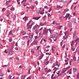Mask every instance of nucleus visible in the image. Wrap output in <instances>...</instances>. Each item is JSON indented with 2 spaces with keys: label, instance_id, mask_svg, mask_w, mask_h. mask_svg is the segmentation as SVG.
Masks as SVG:
<instances>
[{
  "label": "nucleus",
  "instance_id": "nucleus-52",
  "mask_svg": "<svg viewBox=\"0 0 79 79\" xmlns=\"http://www.w3.org/2000/svg\"><path fill=\"white\" fill-rule=\"evenodd\" d=\"M52 8H51L48 10V12H50V11H52Z\"/></svg>",
  "mask_w": 79,
  "mask_h": 79
},
{
  "label": "nucleus",
  "instance_id": "nucleus-12",
  "mask_svg": "<svg viewBox=\"0 0 79 79\" xmlns=\"http://www.w3.org/2000/svg\"><path fill=\"white\" fill-rule=\"evenodd\" d=\"M68 27H69V28H71L72 27L71 23H69L68 24Z\"/></svg>",
  "mask_w": 79,
  "mask_h": 79
},
{
  "label": "nucleus",
  "instance_id": "nucleus-27",
  "mask_svg": "<svg viewBox=\"0 0 79 79\" xmlns=\"http://www.w3.org/2000/svg\"><path fill=\"white\" fill-rule=\"evenodd\" d=\"M50 63V61H47L45 63V65H47V64H48V63Z\"/></svg>",
  "mask_w": 79,
  "mask_h": 79
},
{
  "label": "nucleus",
  "instance_id": "nucleus-10",
  "mask_svg": "<svg viewBox=\"0 0 79 79\" xmlns=\"http://www.w3.org/2000/svg\"><path fill=\"white\" fill-rule=\"evenodd\" d=\"M9 78L10 79H14L15 78V77H12V76L9 75Z\"/></svg>",
  "mask_w": 79,
  "mask_h": 79
},
{
  "label": "nucleus",
  "instance_id": "nucleus-44",
  "mask_svg": "<svg viewBox=\"0 0 79 79\" xmlns=\"http://www.w3.org/2000/svg\"><path fill=\"white\" fill-rule=\"evenodd\" d=\"M60 73V71H58L56 72V73L57 74H59Z\"/></svg>",
  "mask_w": 79,
  "mask_h": 79
},
{
  "label": "nucleus",
  "instance_id": "nucleus-36",
  "mask_svg": "<svg viewBox=\"0 0 79 79\" xmlns=\"http://www.w3.org/2000/svg\"><path fill=\"white\" fill-rule=\"evenodd\" d=\"M71 61H73V59H71L69 62L70 65H71Z\"/></svg>",
  "mask_w": 79,
  "mask_h": 79
},
{
  "label": "nucleus",
  "instance_id": "nucleus-11",
  "mask_svg": "<svg viewBox=\"0 0 79 79\" xmlns=\"http://www.w3.org/2000/svg\"><path fill=\"white\" fill-rule=\"evenodd\" d=\"M37 27H36V26H35L33 27V32H34L35 31L37 30Z\"/></svg>",
  "mask_w": 79,
  "mask_h": 79
},
{
  "label": "nucleus",
  "instance_id": "nucleus-2",
  "mask_svg": "<svg viewBox=\"0 0 79 79\" xmlns=\"http://www.w3.org/2000/svg\"><path fill=\"white\" fill-rule=\"evenodd\" d=\"M68 58H66V59H65V61L66 63L65 64V66H66V69L63 70V73H64V72H66V71H67V69H69V68H70V66L68 65Z\"/></svg>",
  "mask_w": 79,
  "mask_h": 79
},
{
  "label": "nucleus",
  "instance_id": "nucleus-54",
  "mask_svg": "<svg viewBox=\"0 0 79 79\" xmlns=\"http://www.w3.org/2000/svg\"><path fill=\"white\" fill-rule=\"evenodd\" d=\"M15 58H16V60H17L19 61V58H18V57H16Z\"/></svg>",
  "mask_w": 79,
  "mask_h": 79
},
{
  "label": "nucleus",
  "instance_id": "nucleus-33",
  "mask_svg": "<svg viewBox=\"0 0 79 79\" xmlns=\"http://www.w3.org/2000/svg\"><path fill=\"white\" fill-rule=\"evenodd\" d=\"M57 8L60 9L61 8H62V7L60 6H57Z\"/></svg>",
  "mask_w": 79,
  "mask_h": 79
},
{
  "label": "nucleus",
  "instance_id": "nucleus-30",
  "mask_svg": "<svg viewBox=\"0 0 79 79\" xmlns=\"http://www.w3.org/2000/svg\"><path fill=\"white\" fill-rule=\"evenodd\" d=\"M31 53H32V54H34V53L35 51H34V50H31Z\"/></svg>",
  "mask_w": 79,
  "mask_h": 79
},
{
  "label": "nucleus",
  "instance_id": "nucleus-31",
  "mask_svg": "<svg viewBox=\"0 0 79 79\" xmlns=\"http://www.w3.org/2000/svg\"><path fill=\"white\" fill-rule=\"evenodd\" d=\"M40 26H44L45 25V23H40Z\"/></svg>",
  "mask_w": 79,
  "mask_h": 79
},
{
  "label": "nucleus",
  "instance_id": "nucleus-39",
  "mask_svg": "<svg viewBox=\"0 0 79 79\" xmlns=\"http://www.w3.org/2000/svg\"><path fill=\"white\" fill-rule=\"evenodd\" d=\"M33 65H34L35 68H36V66H37L36 64H35V63H33Z\"/></svg>",
  "mask_w": 79,
  "mask_h": 79
},
{
  "label": "nucleus",
  "instance_id": "nucleus-26",
  "mask_svg": "<svg viewBox=\"0 0 79 79\" xmlns=\"http://www.w3.org/2000/svg\"><path fill=\"white\" fill-rule=\"evenodd\" d=\"M33 35H34V34H32L31 35H30L29 36V37H30V39H32V38H33Z\"/></svg>",
  "mask_w": 79,
  "mask_h": 79
},
{
  "label": "nucleus",
  "instance_id": "nucleus-49",
  "mask_svg": "<svg viewBox=\"0 0 79 79\" xmlns=\"http://www.w3.org/2000/svg\"><path fill=\"white\" fill-rule=\"evenodd\" d=\"M48 60V58L47 57L46 59L44 60V61H45L46 62V61H47Z\"/></svg>",
  "mask_w": 79,
  "mask_h": 79
},
{
  "label": "nucleus",
  "instance_id": "nucleus-45",
  "mask_svg": "<svg viewBox=\"0 0 79 79\" xmlns=\"http://www.w3.org/2000/svg\"><path fill=\"white\" fill-rule=\"evenodd\" d=\"M57 2H62L63 0H56Z\"/></svg>",
  "mask_w": 79,
  "mask_h": 79
},
{
  "label": "nucleus",
  "instance_id": "nucleus-18",
  "mask_svg": "<svg viewBox=\"0 0 79 79\" xmlns=\"http://www.w3.org/2000/svg\"><path fill=\"white\" fill-rule=\"evenodd\" d=\"M64 43V41L63 40H62L61 42L60 43V46H62L63 44Z\"/></svg>",
  "mask_w": 79,
  "mask_h": 79
},
{
  "label": "nucleus",
  "instance_id": "nucleus-40",
  "mask_svg": "<svg viewBox=\"0 0 79 79\" xmlns=\"http://www.w3.org/2000/svg\"><path fill=\"white\" fill-rule=\"evenodd\" d=\"M4 52L6 54L7 53H8V50L6 49H5L4 51Z\"/></svg>",
  "mask_w": 79,
  "mask_h": 79
},
{
  "label": "nucleus",
  "instance_id": "nucleus-7",
  "mask_svg": "<svg viewBox=\"0 0 79 79\" xmlns=\"http://www.w3.org/2000/svg\"><path fill=\"white\" fill-rule=\"evenodd\" d=\"M69 11V10L68 9H66L64 10V11L63 13V15H65V13L67 12V11Z\"/></svg>",
  "mask_w": 79,
  "mask_h": 79
},
{
  "label": "nucleus",
  "instance_id": "nucleus-14",
  "mask_svg": "<svg viewBox=\"0 0 79 79\" xmlns=\"http://www.w3.org/2000/svg\"><path fill=\"white\" fill-rule=\"evenodd\" d=\"M73 71L75 73V72L78 71V69L77 68H74L73 69Z\"/></svg>",
  "mask_w": 79,
  "mask_h": 79
},
{
  "label": "nucleus",
  "instance_id": "nucleus-15",
  "mask_svg": "<svg viewBox=\"0 0 79 79\" xmlns=\"http://www.w3.org/2000/svg\"><path fill=\"white\" fill-rule=\"evenodd\" d=\"M58 69V68H57L56 67H54V68L53 69V70L54 71H57Z\"/></svg>",
  "mask_w": 79,
  "mask_h": 79
},
{
  "label": "nucleus",
  "instance_id": "nucleus-34",
  "mask_svg": "<svg viewBox=\"0 0 79 79\" xmlns=\"http://www.w3.org/2000/svg\"><path fill=\"white\" fill-rule=\"evenodd\" d=\"M76 21L75 19H72V22H74V21Z\"/></svg>",
  "mask_w": 79,
  "mask_h": 79
},
{
  "label": "nucleus",
  "instance_id": "nucleus-28",
  "mask_svg": "<svg viewBox=\"0 0 79 79\" xmlns=\"http://www.w3.org/2000/svg\"><path fill=\"white\" fill-rule=\"evenodd\" d=\"M38 43V42H37V41L34 42V45H37Z\"/></svg>",
  "mask_w": 79,
  "mask_h": 79
},
{
  "label": "nucleus",
  "instance_id": "nucleus-57",
  "mask_svg": "<svg viewBox=\"0 0 79 79\" xmlns=\"http://www.w3.org/2000/svg\"><path fill=\"white\" fill-rule=\"evenodd\" d=\"M73 16H75L76 15V12H75L73 13Z\"/></svg>",
  "mask_w": 79,
  "mask_h": 79
},
{
  "label": "nucleus",
  "instance_id": "nucleus-4",
  "mask_svg": "<svg viewBox=\"0 0 79 79\" xmlns=\"http://www.w3.org/2000/svg\"><path fill=\"white\" fill-rule=\"evenodd\" d=\"M65 36H63L64 40H66L68 36L69 35V32L66 31L64 33Z\"/></svg>",
  "mask_w": 79,
  "mask_h": 79
},
{
  "label": "nucleus",
  "instance_id": "nucleus-37",
  "mask_svg": "<svg viewBox=\"0 0 79 79\" xmlns=\"http://www.w3.org/2000/svg\"><path fill=\"white\" fill-rule=\"evenodd\" d=\"M12 38H10V39H9V42H11V41H12Z\"/></svg>",
  "mask_w": 79,
  "mask_h": 79
},
{
  "label": "nucleus",
  "instance_id": "nucleus-25",
  "mask_svg": "<svg viewBox=\"0 0 79 79\" xmlns=\"http://www.w3.org/2000/svg\"><path fill=\"white\" fill-rule=\"evenodd\" d=\"M63 31H60V34H59V35H63Z\"/></svg>",
  "mask_w": 79,
  "mask_h": 79
},
{
  "label": "nucleus",
  "instance_id": "nucleus-38",
  "mask_svg": "<svg viewBox=\"0 0 79 79\" xmlns=\"http://www.w3.org/2000/svg\"><path fill=\"white\" fill-rule=\"evenodd\" d=\"M76 31H74L73 32V35H76Z\"/></svg>",
  "mask_w": 79,
  "mask_h": 79
},
{
  "label": "nucleus",
  "instance_id": "nucleus-53",
  "mask_svg": "<svg viewBox=\"0 0 79 79\" xmlns=\"http://www.w3.org/2000/svg\"><path fill=\"white\" fill-rule=\"evenodd\" d=\"M52 52H53V53H54V52H55V50L53 49V48H52Z\"/></svg>",
  "mask_w": 79,
  "mask_h": 79
},
{
  "label": "nucleus",
  "instance_id": "nucleus-9",
  "mask_svg": "<svg viewBox=\"0 0 79 79\" xmlns=\"http://www.w3.org/2000/svg\"><path fill=\"white\" fill-rule=\"evenodd\" d=\"M10 35H11V36H12L13 35V33L11 31H10L9 32L8 35L9 37H10Z\"/></svg>",
  "mask_w": 79,
  "mask_h": 79
},
{
  "label": "nucleus",
  "instance_id": "nucleus-29",
  "mask_svg": "<svg viewBox=\"0 0 79 79\" xmlns=\"http://www.w3.org/2000/svg\"><path fill=\"white\" fill-rule=\"evenodd\" d=\"M0 76L1 77H2V76H3V74L2 73V72L0 73Z\"/></svg>",
  "mask_w": 79,
  "mask_h": 79
},
{
  "label": "nucleus",
  "instance_id": "nucleus-42",
  "mask_svg": "<svg viewBox=\"0 0 79 79\" xmlns=\"http://www.w3.org/2000/svg\"><path fill=\"white\" fill-rule=\"evenodd\" d=\"M27 38H28L27 36H24L23 37V39H28Z\"/></svg>",
  "mask_w": 79,
  "mask_h": 79
},
{
  "label": "nucleus",
  "instance_id": "nucleus-23",
  "mask_svg": "<svg viewBox=\"0 0 79 79\" xmlns=\"http://www.w3.org/2000/svg\"><path fill=\"white\" fill-rule=\"evenodd\" d=\"M21 34H22L23 35H25L26 33H25V32H24V31H21Z\"/></svg>",
  "mask_w": 79,
  "mask_h": 79
},
{
  "label": "nucleus",
  "instance_id": "nucleus-22",
  "mask_svg": "<svg viewBox=\"0 0 79 79\" xmlns=\"http://www.w3.org/2000/svg\"><path fill=\"white\" fill-rule=\"evenodd\" d=\"M71 49L72 51H74V50H75V48H74V46H72Z\"/></svg>",
  "mask_w": 79,
  "mask_h": 79
},
{
  "label": "nucleus",
  "instance_id": "nucleus-24",
  "mask_svg": "<svg viewBox=\"0 0 79 79\" xmlns=\"http://www.w3.org/2000/svg\"><path fill=\"white\" fill-rule=\"evenodd\" d=\"M69 72V74H72V69H71Z\"/></svg>",
  "mask_w": 79,
  "mask_h": 79
},
{
  "label": "nucleus",
  "instance_id": "nucleus-20",
  "mask_svg": "<svg viewBox=\"0 0 79 79\" xmlns=\"http://www.w3.org/2000/svg\"><path fill=\"white\" fill-rule=\"evenodd\" d=\"M70 15V14H66V18H68L69 16V15Z\"/></svg>",
  "mask_w": 79,
  "mask_h": 79
},
{
  "label": "nucleus",
  "instance_id": "nucleus-32",
  "mask_svg": "<svg viewBox=\"0 0 79 79\" xmlns=\"http://www.w3.org/2000/svg\"><path fill=\"white\" fill-rule=\"evenodd\" d=\"M38 30L37 29L36 30L34 31V32H35V34H37V33H38Z\"/></svg>",
  "mask_w": 79,
  "mask_h": 79
},
{
  "label": "nucleus",
  "instance_id": "nucleus-41",
  "mask_svg": "<svg viewBox=\"0 0 79 79\" xmlns=\"http://www.w3.org/2000/svg\"><path fill=\"white\" fill-rule=\"evenodd\" d=\"M7 22L9 24H10V23H11V21H10L9 20H8Z\"/></svg>",
  "mask_w": 79,
  "mask_h": 79
},
{
  "label": "nucleus",
  "instance_id": "nucleus-59",
  "mask_svg": "<svg viewBox=\"0 0 79 79\" xmlns=\"http://www.w3.org/2000/svg\"><path fill=\"white\" fill-rule=\"evenodd\" d=\"M48 17H50L51 16L50 14L49 13L48 14Z\"/></svg>",
  "mask_w": 79,
  "mask_h": 79
},
{
  "label": "nucleus",
  "instance_id": "nucleus-64",
  "mask_svg": "<svg viewBox=\"0 0 79 79\" xmlns=\"http://www.w3.org/2000/svg\"><path fill=\"white\" fill-rule=\"evenodd\" d=\"M56 78V77H54L52 78V79H55Z\"/></svg>",
  "mask_w": 79,
  "mask_h": 79
},
{
  "label": "nucleus",
  "instance_id": "nucleus-43",
  "mask_svg": "<svg viewBox=\"0 0 79 79\" xmlns=\"http://www.w3.org/2000/svg\"><path fill=\"white\" fill-rule=\"evenodd\" d=\"M42 56H39V60H41V59H42Z\"/></svg>",
  "mask_w": 79,
  "mask_h": 79
},
{
  "label": "nucleus",
  "instance_id": "nucleus-58",
  "mask_svg": "<svg viewBox=\"0 0 79 79\" xmlns=\"http://www.w3.org/2000/svg\"><path fill=\"white\" fill-rule=\"evenodd\" d=\"M2 11H3V12H4L5 11V8H3L2 9Z\"/></svg>",
  "mask_w": 79,
  "mask_h": 79
},
{
  "label": "nucleus",
  "instance_id": "nucleus-60",
  "mask_svg": "<svg viewBox=\"0 0 79 79\" xmlns=\"http://www.w3.org/2000/svg\"><path fill=\"white\" fill-rule=\"evenodd\" d=\"M44 8L46 9H48V7L47 6H45L44 7Z\"/></svg>",
  "mask_w": 79,
  "mask_h": 79
},
{
  "label": "nucleus",
  "instance_id": "nucleus-35",
  "mask_svg": "<svg viewBox=\"0 0 79 79\" xmlns=\"http://www.w3.org/2000/svg\"><path fill=\"white\" fill-rule=\"evenodd\" d=\"M77 45H78V41H77L76 42V45H75V47H77Z\"/></svg>",
  "mask_w": 79,
  "mask_h": 79
},
{
  "label": "nucleus",
  "instance_id": "nucleus-51",
  "mask_svg": "<svg viewBox=\"0 0 79 79\" xmlns=\"http://www.w3.org/2000/svg\"><path fill=\"white\" fill-rule=\"evenodd\" d=\"M10 10H12V11H14L15 10V8L14 7H12V9H10Z\"/></svg>",
  "mask_w": 79,
  "mask_h": 79
},
{
  "label": "nucleus",
  "instance_id": "nucleus-48",
  "mask_svg": "<svg viewBox=\"0 0 79 79\" xmlns=\"http://www.w3.org/2000/svg\"><path fill=\"white\" fill-rule=\"evenodd\" d=\"M71 47H73V45H74V44L72 42V43H71Z\"/></svg>",
  "mask_w": 79,
  "mask_h": 79
},
{
  "label": "nucleus",
  "instance_id": "nucleus-1",
  "mask_svg": "<svg viewBox=\"0 0 79 79\" xmlns=\"http://www.w3.org/2000/svg\"><path fill=\"white\" fill-rule=\"evenodd\" d=\"M34 22L32 20H30L29 22L27 24V29H30L28 30L29 32H31V29L32 28V26L34 24Z\"/></svg>",
  "mask_w": 79,
  "mask_h": 79
},
{
  "label": "nucleus",
  "instance_id": "nucleus-5",
  "mask_svg": "<svg viewBox=\"0 0 79 79\" xmlns=\"http://www.w3.org/2000/svg\"><path fill=\"white\" fill-rule=\"evenodd\" d=\"M48 29L47 30V28H45L43 31V34H47L48 33Z\"/></svg>",
  "mask_w": 79,
  "mask_h": 79
},
{
  "label": "nucleus",
  "instance_id": "nucleus-50",
  "mask_svg": "<svg viewBox=\"0 0 79 79\" xmlns=\"http://www.w3.org/2000/svg\"><path fill=\"white\" fill-rule=\"evenodd\" d=\"M26 0H23V1H22L21 3H23V2H26Z\"/></svg>",
  "mask_w": 79,
  "mask_h": 79
},
{
  "label": "nucleus",
  "instance_id": "nucleus-6",
  "mask_svg": "<svg viewBox=\"0 0 79 79\" xmlns=\"http://www.w3.org/2000/svg\"><path fill=\"white\" fill-rule=\"evenodd\" d=\"M41 38H42V34H41V33H40L39 34V36H38V39H39V40H40Z\"/></svg>",
  "mask_w": 79,
  "mask_h": 79
},
{
  "label": "nucleus",
  "instance_id": "nucleus-3",
  "mask_svg": "<svg viewBox=\"0 0 79 79\" xmlns=\"http://www.w3.org/2000/svg\"><path fill=\"white\" fill-rule=\"evenodd\" d=\"M49 31L50 32L51 35L50 37L51 38H53V39L54 41H55L57 40L58 38V37L56 36V35H52V32L53 31L52 30H51V29L49 28Z\"/></svg>",
  "mask_w": 79,
  "mask_h": 79
},
{
  "label": "nucleus",
  "instance_id": "nucleus-19",
  "mask_svg": "<svg viewBox=\"0 0 79 79\" xmlns=\"http://www.w3.org/2000/svg\"><path fill=\"white\" fill-rule=\"evenodd\" d=\"M27 76L25 75V76H22L21 77V79H24L25 77H26Z\"/></svg>",
  "mask_w": 79,
  "mask_h": 79
},
{
  "label": "nucleus",
  "instance_id": "nucleus-16",
  "mask_svg": "<svg viewBox=\"0 0 79 79\" xmlns=\"http://www.w3.org/2000/svg\"><path fill=\"white\" fill-rule=\"evenodd\" d=\"M27 17H25L24 18H23V20H24V21H26L27 20Z\"/></svg>",
  "mask_w": 79,
  "mask_h": 79
},
{
  "label": "nucleus",
  "instance_id": "nucleus-55",
  "mask_svg": "<svg viewBox=\"0 0 79 79\" xmlns=\"http://www.w3.org/2000/svg\"><path fill=\"white\" fill-rule=\"evenodd\" d=\"M7 65H2V67H6L7 66Z\"/></svg>",
  "mask_w": 79,
  "mask_h": 79
},
{
  "label": "nucleus",
  "instance_id": "nucleus-17",
  "mask_svg": "<svg viewBox=\"0 0 79 79\" xmlns=\"http://www.w3.org/2000/svg\"><path fill=\"white\" fill-rule=\"evenodd\" d=\"M44 71L45 72H46V73H48V68H44Z\"/></svg>",
  "mask_w": 79,
  "mask_h": 79
},
{
  "label": "nucleus",
  "instance_id": "nucleus-8",
  "mask_svg": "<svg viewBox=\"0 0 79 79\" xmlns=\"http://www.w3.org/2000/svg\"><path fill=\"white\" fill-rule=\"evenodd\" d=\"M14 53V52L12 50L9 52L8 55H13V54Z\"/></svg>",
  "mask_w": 79,
  "mask_h": 79
},
{
  "label": "nucleus",
  "instance_id": "nucleus-21",
  "mask_svg": "<svg viewBox=\"0 0 79 79\" xmlns=\"http://www.w3.org/2000/svg\"><path fill=\"white\" fill-rule=\"evenodd\" d=\"M73 61H76V57H75V56H73Z\"/></svg>",
  "mask_w": 79,
  "mask_h": 79
},
{
  "label": "nucleus",
  "instance_id": "nucleus-63",
  "mask_svg": "<svg viewBox=\"0 0 79 79\" xmlns=\"http://www.w3.org/2000/svg\"><path fill=\"white\" fill-rule=\"evenodd\" d=\"M34 3H35V4H36V5H37V1H35L34 2Z\"/></svg>",
  "mask_w": 79,
  "mask_h": 79
},
{
  "label": "nucleus",
  "instance_id": "nucleus-61",
  "mask_svg": "<svg viewBox=\"0 0 79 79\" xmlns=\"http://www.w3.org/2000/svg\"><path fill=\"white\" fill-rule=\"evenodd\" d=\"M46 48H50V46H47L46 47Z\"/></svg>",
  "mask_w": 79,
  "mask_h": 79
},
{
  "label": "nucleus",
  "instance_id": "nucleus-13",
  "mask_svg": "<svg viewBox=\"0 0 79 79\" xmlns=\"http://www.w3.org/2000/svg\"><path fill=\"white\" fill-rule=\"evenodd\" d=\"M11 16L12 18H13L14 19H16V15H11Z\"/></svg>",
  "mask_w": 79,
  "mask_h": 79
},
{
  "label": "nucleus",
  "instance_id": "nucleus-47",
  "mask_svg": "<svg viewBox=\"0 0 79 79\" xmlns=\"http://www.w3.org/2000/svg\"><path fill=\"white\" fill-rule=\"evenodd\" d=\"M77 42L76 40H74L73 41H72V42H73V43L74 44V43H75V42Z\"/></svg>",
  "mask_w": 79,
  "mask_h": 79
},
{
  "label": "nucleus",
  "instance_id": "nucleus-56",
  "mask_svg": "<svg viewBox=\"0 0 79 79\" xmlns=\"http://www.w3.org/2000/svg\"><path fill=\"white\" fill-rule=\"evenodd\" d=\"M51 71H52V70H51V69H49L48 70L47 73H49V72H51Z\"/></svg>",
  "mask_w": 79,
  "mask_h": 79
},
{
  "label": "nucleus",
  "instance_id": "nucleus-62",
  "mask_svg": "<svg viewBox=\"0 0 79 79\" xmlns=\"http://www.w3.org/2000/svg\"><path fill=\"white\" fill-rule=\"evenodd\" d=\"M40 17L36 18V20H38L39 19H40Z\"/></svg>",
  "mask_w": 79,
  "mask_h": 79
},
{
  "label": "nucleus",
  "instance_id": "nucleus-46",
  "mask_svg": "<svg viewBox=\"0 0 79 79\" xmlns=\"http://www.w3.org/2000/svg\"><path fill=\"white\" fill-rule=\"evenodd\" d=\"M73 39H76V38L77 37V36H76V35H73Z\"/></svg>",
  "mask_w": 79,
  "mask_h": 79
}]
</instances>
